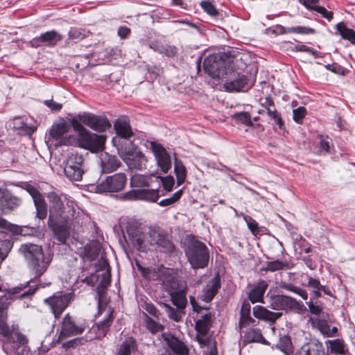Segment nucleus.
<instances>
[{
	"instance_id": "14",
	"label": "nucleus",
	"mask_w": 355,
	"mask_h": 355,
	"mask_svg": "<svg viewBox=\"0 0 355 355\" xmlns=\"http://www.w3.org/2000/svg\"><path fill=\"white\" fill-rule=\"evenodd\" d=\"M78 118L82 123L96 131L103 132L111 126L108 119L104 116L85 113L78 115Z\"/></svg>"
},
{
	"instance_id": "16",
	"label": "nucleus",
	"mask_w": 355,
	"mask_h": 355,
	"mask_svg": "<svg viewBox=\"0 0 355 355\" xmlns=\"http://www.w3.org/2000/svg\"><path fill=\"white\" fill-rule=\"evenodd\" d=\"M99 165L102 173H110L119 168L122 164L116 155L103 152L99 155Z\"/></svg>"
},
{
	"instance_id": "37",
	"label": "nucleus",
	"mask_w": 355,
	"mask_h": 355,
	"mask_svg": "<svg viewBox=\"0 0 355 355\" xmlns=\"http://www.w3.org/2000/svg\"><path fill=\"white\" fill-rule=\"evenodd\" d=\"M211 315L210 313L202 315L196 322V329L198 333L207 334L211 327Z\"/></svg>"
},
{
	"instance_id": "46",
	"label": "nucleus",
	"mask_w": 355,
	"mask_h": 355,
	"mask_svg": "<svg viewBox=\"0 0 355 355\" xmlns=\"http://www.w3.org/2000/svg\"><path fill=\"white\" fill-rule=\"evenodd\" d=\"M146 328L153 334L161 331L163 329L162 325L155 322L146 313H144Z\"/></svg>"
},
{
	"instance_id": "1",
	"label": "nucleus",
	"mask_w": 355,
	"mask_h": 355,
	"mask_svg": "<svg viewBox=\"0 0 355 355\" xmlns=\"http://www.w3.org/2000/svg\"><path fill=\"white\" fill-rule=\"evenodd\" d=\"M50 203L48 225L53 231L57 239L64 242L69 235V230L76 220L75 209L68 202L64 205L62 197L52 191L47 194Z\"/></svg>"
},
{
	"instance_id": "36",
	"label": "nucleus",
	"mask_w": 355,
	"mask_h": 355,
	"mask_svg": "<svg viewBox=\"0 0 355 355\" xmlns=\"http://www.w3.org/2000/svg\"><path fill=\"white\" fill-rule=\"evenodd\" d=\"M8 307V302L0 300V335H6L8 331L11 329L6 322Z\"/></svg>"
},
{
	"instance_id": "41",
	"label": "nucleus",
	"mask_w": 355,
	"mask_h": 355,
	"mask_svg": "<svg viewBox=\"0 0 355 355\" xmlns=\"http://www.w3.org/2000/svg\"><path fill=\"white\" fill-rule=\"evenodd\" d=\"M37 211V216L44 219L47 216V205L43 196L33 200Z\"/></svg>"
},
{
	"instance_id": "54",
	"label": "nucleus",
	"mask_w": 355,
	"mask_h": 355,
	"mask_svg": "<svg viewBox=\"0 0 355 355\" xmlns=\"http://www.w3.org/2000/svg\"><path fill=\"white\" fill-rule=\"evenodd\" d=\"M203 10L211 16H216L218 15V11L214 6L209 1H202L200 3Z\"/></svg>"
},
{
	"instance_id": "52",
	"label": "nucleus",
	"mask_w": 355,
	"mask_h": 355,
	"mask_svg": "<svg viewBox=\"0 0 355 355\" xmlns=\"http://www.w3.org/2000/svg\"><path fill=\"white\" fill-rule=\"evenodd\" d=\"M306 113V111L304 107H299L297 109H294L293 111V120L297 123H302V119L305 116Z\"/></svg>"
},
{
	"instance_id": "2",
	"label": "nucleus",
	"mask_w": 355,
	"mask_h": 355,
	"mask_svg": "<svg viewBox=\"0 0 355 355\" xmlns=\"http://www.w3.org/2000/svg\"><path fill=\"white\" fill-rule=\"evenodd\" d=\"M1 336L3 337L2 348L8 355H27L28 339L17 327L12 325L6 335Z\"/></svg>"
},
{
	"instance_id": "9",
	"label": "nucleus",
	"mask_w": 355,
	"mask_h": 355,
	"mask_svg": "<svg viewBox=\"0 0 355 355\" xmlns=\"http://www.w3.org/2000/svg\"><path fill=\"white\" fill-rule=\"evenodd\" d=\"M87 328L85 322H76L66 315L62 322L59 339L81 334Z\"/></svg>"
},
{
	"instance_id": "19",
	"label": "nucleus",
	"mask_w": 355,
	"mask_h": 355,
	"mask_svg": "<svg viewBox=\"0 0 355 355\" xmlns=\"http://www.w3.org/2000/svg\"><path fill=\"white\" fill-rule=\"evenodd\" d=\"M44 302L51 306L55 317L58 318L68 306L69 299L67 295H54Z\"/></svg>"
},
{
	"instance_id": "5",
	"label": "nucleus",
	"mask_w": 355,
	"mask_h": 355,
	"mask_svg": "<svg viewBox=\"0 0 355 355\" xmlns=\"http://www.w3.org/2000/svg\"><path fill=\"white\" fill-rule=\"evenodd\" d=\"M87 169L83 156L78 153H71L67 156L64 167L66 176L71 181H80Z\"/></svg>"
},
{
	"instance_id": "30",
	"label": "nucleus",
	"mask_w": 355,
	"mask_h": 355,
	"mask_svg": "<svg viewBox=\"0 0 355 355\" xmlns=\"http://www.w3.org/2000/svg\"><path fill=\"white\" fill-rule=\"evenodd\" d=\"M62 38V35L58 32L51 31L42 34L39 37L35 38L32 42L37 44L38 42H41L48 46H55Z\"/></svg>"
},
{
	"instance_id": "58",
	"label": "nucleus",
	"mask_w": 355,
	"mask_h": 355,
	"mask_svg": "<svg viewBox=\"0 0 355 355\" xmlns=\"http://www.w3.org/2000/svg\"><path fill=\"white\" fill-rule=\"evenodd\" d=\"M44 104L53 112L60 111L62 107V105L61 103H57L53 99L44 101Z\"/></svg>"
},
{
	"instance_id": "60",
	"label": "nucleus",
	"mask_w": 355,
	"mask_h": 355,
	"mask_svg": "<svg viewBox=\"0 0 355 355\" xmlns=\"http://www.w3.org/2000/svg\"><path fill=\"white\" fill-rule=\"evenodd\" d=\"M249 230L255 234L259 231L257 223L251 217L245 218Z\"/></svg>"
},
{
	"instance_id": "59",
	"label": "nucleus",
	"mask_w": 355,
	"mask_h": 355,
	"mask_svg": "<svg viewBox=\"0 0 355 355\" xmlns=\"http://www.w3.org/2000/svg\"><path fill=\"white\" fill-rule=\"evenodd\" d=\"M85 342H86V340L84 338H76L64 343L63 347L65 348L76 347Z\"/></svg>"
},
{
	"instance_id": "51",
	"label": "nucleus",
	"mask_w": 355,
	"mask_h": 355,
	"mask_svg": "<svg viewBox=\"0 0 355 355\" xmlns=\"http://www.w3.org/2000/svg\"><path fill=\"white\" fill-rule=\"evenodd\" d=\"M157 51L167 57H173L176 55L178 49L173 45L166 44L164 46H160L157 49Z\"/></svg>"
},
{
	"instance_id": "21",
	"label": "nucleus",
	"mask_w": 355,
	"mask_h": 355,
	"mask_svg": "<svg viewBox=\"0 0 355 355\" xmlns=\"http://www.w3.org/2000/svg\"><path fill=\"white\" fill-rule=\"evenodd\" d=\"M220 287V279L218 275L211 279L202 291L201 299L202 301L209 302L218 293Z\"/></svg>"
},
{
	"instance_id": "20",
	"label": "nucleus",
	"mask_w": 355,
	"mask_h": 355,
	"mask_svg": "<svg viewBox=\"0 0 355 355\" xmlns=\"http://www.w3.org/2000/svg\"><path fill=\"white\" fill-rule=\"evenodd\" d=\"M253 315L256 318L268 322L275 323L282 315V313L273 312L266 308L257 305L253 307Z\"/></svg>"
},
{
	"instance_id": "4",
	"label": "nucleus",
	"mask_w": 355,
	"mask_h": 355,
	"mask_svg": "<svg viewBox=\"0 0 355 355\" xmlns=\"http://www.w3.org/2000/svg\"><path fill=\"white\" fill-rule=\"evenodd\" d=\"M185 253L192 268L199 269L207 266L209 252L204 243L196 239L189 241Z\"/></svg>"
},
{
	"instance_id": "40",
	"label": "nucleus",
	"mask_w": 355,
	"mask_h": 355,
	"mask_svg": "<svg viewBox=\"0 0 355 355\" xmlns=\"http://www.w3.org/2000/svg\"><path fill=\"white\" fill-rule=\"evenodd\" d=\"M275 33L279 34H286L287 33H297L301 34H310L313 33V30L310 28H306L303 26H297V27H291L288 28H286L285 27L277 25L276 26L275 30L273 31Z\"/></svg>"
},
{
	"instance_id": "49",
	"label": "nucleus",
	"mask_w": 355,
	"mask_h": 355,
	"mask_svg": "<svg viewBox=\"0 0 355 355\" xmlns=\"http://www.w3.org/2000/svg\"><path fill=\"white\" fill-rule=\"evenodd\" d=\"M4 202L9 209H12L19 207L21 205V200L19 198L12 196L9 191Z\"/></svg>"
},
{
	"instance_id": "42",
	"label": "nucleus",
	"mask_w": 355,
	"mask_h": 355,
	"mask_svg": "<svg viewBox=\"0 0 355 355\" xmlns=\"http://www.w3.org/2000/svg\"><path fill=\"white\" fill-rule=\"evenodd\" d=\"M289 268L290 265L287 261L275 260L267 262L265 270L270 272H275L278 270H288Z\"/></svg>"
},
{
	"instance_id": "25",
	"label": "nucleus",
	"mask_w": 355,
	"mask_h": 355,
	"mask_svg": "<svg viewBox=\"0 0 355 355\" xmlns=\"http://www.w3.org/2000/svg\"><path fill=\"white\" fill-rule=\"evenodd\" d=\"M128 239L137 250H142L145 235L139 227H129L127 230Z\"/></svg>"
},
{
	"instance_id": "22",
	"label": "nucleus",
	"mask_w": 355,
	"mask_h": 355,
	"mask_svg": "<svg viewBox=\"0 0 355 355\" xmlns=\"http://www.w3.org/2000/svg\"><path fill=\"white\" fill-rule=\"evenodd\" d=\"M97 270H103L101 274L102 279L97 287L98 291L100 293L103 292L110 285L111 280L109 266L105 259H101L98 260Z\"/></svg>"
},
{
	"instance_id": "7",
	"label": "nucleus",
	"mask_w": 355,
	"mask_h": 355,
	"mask_svg": "<svg viewBox=\"0 0 355 355\" xmlns=\"http://www.w3.org/2000/svg\"><path fill=\"white\" fill-rule=\"evenodd\" d=\"M138 268L143 277L150 281L159 280L166 287L173 288V277L171 271L165 268H144L138 265Z\"/></svg>"
},
{
	"instance_id": "6",
	"label": "nucleus",
	"mask_w": 355,
	"mask_h": 355,
	"mask_svg": "<svg viewBox=\"0 0 355 355\" xmlns=\"http://www.w3.org/2000/svg\"><path fill=\"white\" fill-rule=\"evenodd\" d=\"M127 180L124 173H117L107 176L96 186V191L98 193L121 191L125 188Z\"/></svg>"
},
{
	"instance_id": "38",
	"label": "nucleus",
	"mask_w": 355,
	"mask_h": 355,
	"mask_svg": "<svg viewBox=\"0 0 355 355\" xmlns=\"http://www.w3.org/2000/svg\"><path fill=\"white\" fill-rule=\"evenodd\" d=\"M137 349L136 340L132 337L127 338L120 345L116 355H130Z\"/></svg>"
},
{
	"instance_id": "34",
	"label": "nucleus",
	"mask_w": 355,
	"mask_h": 355,
	"mask_svg": "<svg viewBox=\"0 0 355 355\" xmlns=\"http://www.w3.org/2000/svg\"><path fill=\"white\" fill-rule=\"evenodd\" d=\"M173 288L166 287L167 291L170 292L172 303L179 309H182L187 304V299L184 294L182 292L175 291V283L174 282Z\"/></svg>"
},
{
	"instance_id": "3",
	"label": "nucleus",
	"mask_w": 355,
	"mask_h": 355,
	"mask_svg": "<svg viewBox=\"0 0 355 355\" xmlns=\"http://www.w3.org/2000/svg\"><path fill=\"white\" fill-rule=\"evenodd\" d=\"M30 258L29 267L35 277L42 275L47 270L52 257L50 254L45 255L42 247L34 244H28L23 246Z\"/></svg>"
},
{
	"instance_id": "24",
	"label": "nucleus",
	"mask_w": 355,
	"mask_h": 355,
	"mask_svg": "<svg viewBox=\"0 0 355 355\" xmlns=\"http://www.w3.org/2000/svg\"><path fill=\"white\" fill-rule=\"evenodd\" d=\"M162 337L172 351L180 355H187L188 348L184 344L171 334H163Z\"/></svg>"
},
{
	"instance_id": "47",
	"label": "nucleus",
	"mask_w": 355,
	"mask_h": 355,
	"mask_svg": "<svg viewBox=\"0 0 355 355\" xmlns=\"http://www.w3.org/2000/svg\"><path fill=\"white\" fill-rule=\"evenodd\" d=\"M277 347L285 353H288L292 350V343L288 336H283L279 338Z\"/></svg>"
},
{
	"instance_id": "18",
	"label": "nucleus",
	"mask_w": 355,
	"mask_h": 355,
	"mask_svg": "<svg viewBox=\"0 0 355 355\" xmlns=\"http://www.w3.org/2000/svg\"><path fill=\"white\" fill-rule=\"evenodd\" d=\"M150 245H156L157 248L164 252H171L173 249V243L168 236L162 232L155 230H150Z\"/></svg>"
},
{
	"instance_id": "62",
	"label": "nucleus",
	"mask_w": 355,
	"mask_h": 355,
	"mask_svg": "<svg viewBox=\"0 0 355 355\" xmlns=\"http://www.w3.org/2000/svg\"><path fill=\"white\" fill-rule=\"evenodd\" d=\"M295 49L297 51H305V52L309 53L312 54L313 55H314L315 57H318V54H319V53L318 51H314V50L311 49L310 47H309L306 45H303V44L296 45L295 46Z\"/></svg>"
},
{
	"instance_id": "29",
	"label": "nucleus",
	"mask_w": 355,
	"mask_h": 355,
	"mask_svg": "<svg viewBox=\"0 0 355 355\" xmlns=\"http://www.w3.org/2000/svg\"><path fill=\"white\" fill-rule=\"evenodd\" d=\"M114 126L118 135L121 136V137L130 138L133 135L130 122L128 119L125 116L119 118L115 121Z\"/></svg>"
},
{
	"instance_id": "50",
	"label": "nucleus",
	"mask_w": 355,
	"mask_h": 355,
	"mask_svg": "<svg viewBox=\"0 0 355 355\" xmlns=\"http://www.w3.org/2000/svg\"><path fill=\"white\" fill-rule=\"evenodd\" d=\"M182 191L179 190L176 191L173 196L168 198L164 199L159 202V205L162 207H167L172 205L175 202H176L182 196Z\"/></svg>"
},
{
	"instance_id": "44",
	"label": "nucleus",
	"mask_w": 355,
	"mask_h": 355,
	"mask_svg": "<svg viewBox=\"0 0 355 355\" xmlns=\"http://www.w3.org/2000/svg\"><path fill=\"white\" fill-rule=\"evenodd\" d=\"M174 170L178 184H182L186 178V168L182 162L175 159Z\"/></svg>"
},
{
	"instance_id": "45",
	"label": "nucleus",
	"mask_w": 355,
	"mask_h": 355,
	"mask_svg": "<svg viewBox=\"0 0 355 355\" xmlns=\"http://www.w3.org/2000/svg\"><path fill=\"white\" fill-rule=\"evenodd\" d=\"M155 181L157 182L158 185L162 183L164 190L166 191H171L174 185V178L171 175L165 178L155 175Z\"/></svg>"
},
{
	"instance_id": "64",
	"label": "nucleus",
	"mask_w": 355,
	"mask_h": 355,
	"mask_svg": "<svg viewBox=\"0 0 355 355\" xmlns=\"http://www.w3.org/2000/svg\"><path fill=\"white\" fill-rule=\"evenodd\" d=\"M317 12L322 15V16L327 18L328 20H331L333 18V12L331 11H328L326 8L320 6H317L314 8Z\"/></svg>"
},
{
	"instance_id": "53",
	"label": "nucleus",
	"mask_w": 355,
	"mask_h": 355,
	"mask_svg": "<svg viewBox=\"0 0 355 355\" xmlns=\"http://www.w3.org/2000/svg\"><path fill=\"white\" fill-rule=\"evenodd\" d=\"M69 38L76 41L83 40L86 37V34L84 31L78 28H73L69 33Z\"/></svg>"
},
{
	"instance_id": "32",
	"label": "nucleus",
	"mask_w": 355,
	"mask_h": 355,
	"mask_svg": "<svg viewBox=\"0 0 355 355\" xmlns=\"http://www.w3.org/2000/svg\"><path fill=\"white\" fill-rule=\"evenodd\" d=\"M241 334H243V343L245 345L255 342L264 344L268 343L259 329H251L245 332L241 331Z\"/></svg>"
},
{
	"instance_id": "23",
	"label": "nucleus",
	"mask_w": 355,
	"mask_h": 355,
	"mask_svg": "<svg viewBox=\"0 0 355 355\" xmlns=\"http://www.w3.org/2000/svg\"><path fill=\"white\" fill-rule=\"evenodd\" d=\"M299 355H324V349L321 343L311 340L302 346Z\"/></svg>"
},
{
	"instance_id": "12",
	"label": "nucleus",
	"mask_w": 355,
	"mask_h": 355,
	"mask_svg": "<svg viewBox=\"0 0 355 355\" xmlns=\"http://www.w3.org/2000/svg\"><path fill=\"white\" fill-rule=\"evenodd\" d=\"M303 306V304L289 296L277 295L270 297V307L274 310L293 309L300 311Z\"/></svg>"
},
{
	"instance_id": "10",
	"label": "nucleus",
	"mask_w": 355,
	"mask_h": 355,
	"mask_svg": "<svg viewBox=\"0 0 355 355\" xmlns=\"http://www.w3.org/2000/svg\"><path fill=\"white\" fill-rule=\"evenodd\" d=\"M98 309L101 313H102L103 311L105 312L106 317L103 319V321L96 324V326L92 327L90 331L94 332L96 335L94 338L90 337V340L101 339L103 337H104L106 335L113 320V310L111 309L110 306H107L105 305L103 307L101 302H99Z\"/></svg>"
},
{
	"instance_id": "61",
	"label": "nucleus",
	"mask_w": 355,
	"mask_h": 355,
	"mask_svg": "<svg viewBox=\"0 0 355 355\" xmlns=\"http://www.w3.org/2000/svg\"><path fill=\"white\" fill-rule=\"evenodd\" d=\"M308 306H309V311L310 312L312 313V314H314V315H318L320 314H323L324 313L322 312V308L319 306V305H316L313 302L310 301L309 302L306 303Z\"/></svg>"
},
{
	"instance_id": "33",
	"label": "nucleus",
	"mask_w": 355,
	"mask_h": 355,
	"mask_svg": "<svg viewBox=\"0 0 355 355\" xmlns=\"http://www.w3.org/2000/svg\"><path fill=\"white\" fill-rule=\"evenodd\" d=\"M153 178H155V175L135 174L130 178V186L137 188L148 187L151 185L150 183L153 182Z\"/></svg>"
},
{
	"instance_id": "63",
	"label": "nucleus",
	"mask_w": 355,
	"mask_h": 355,
	"mask_svg": "<svg viewBox=\"0 0 355 355\" xmlns=\"http://www.w3.org/2000/svg\"><path fill=\"white\" fill-rule=\"evenodd\" d=\"M165 307L166 308V311L168 312V317L171 319H173V320L177 321V322L180 320V316L179 313H177L173 307L170 306L168 304H165Z\"/></svg>"
},
{
	"instance_id": "56",
	"label": "nucleus",
	"mask_w": 355,
	"mask_h": 355,
	"mask_svg": "<svg viewBox=\"0 0 355 355\" xmlns=\"http://www.w3.org/2000/svg\"><path fill=\"white\" fill-rule=\"evenodd\" d=\"M267 111V114L269 116L272 117L279 125V128H282L283 125V121L282 118L279 116L275 109L272 110L270 107H265Z\"/></svg>"
},
{
	"instance_id": "11",
	"label": "nucleus",
	"mask_w": 355,
	"mask_h": 355,
	"mask_svg": "<svg viewBox=\"0 0 355 355\" xmlns=\"http://www.w3.org/2000/svg\"><path fill=\"white\" fill-rule=\"evenodd\" d=\"M120 157L131 169L142 170L146 168L147 159L144 155L136 148L131 150H121Z\"/></svg>"
},
{
	"instance_id": "26",
	"label": "nucleus",
	"mask_w": 355,
	"mask_h": 355,
	"mask_svg": "<svg viewBox=\"0 0 355 355\" xmlns=\"http://www.w3.org/2000/svg\"><path fill=\"white\" fill-rule=\"evenodd\" d=\"M251 306L248 302H243L240 312L239 328L242 330L243 328L255 324V320L250 316Z\"/></svg>"
},
{
	"instance_id": "43",
	"label": "nucleus",
	"mask_w": 355,
	"mask_h": 355,
	"mask_svg": "<svg viewBox=\"0 0 355 355\" xmlns=\"http://www.w3.org/2000/svg\"><path fill=\"white\" fill-rule=\"evenodd\" d=\"M336 28L343 39L348 40L353 44L354 43L355 33L352 29L347 28L343 22L338 24Z\"/></svg>"
},
{
	"instance_id": "48",
	"label": "nucleus",
	"mask_w": 355,
	"mask_h": 355,
	"mask_svg": "<svg viewBox=\"0 0 355 355\" xmlns=\"http://www.w3.org/2000/svg\"><path fill=\"white\" fill-rule=\"evenodd\" d=\"M232 118L248 126H251L253 124L250 114L247 112L235 113L232 115Z\"/></svg>"
},
{
	"instance_id": "35",
	"label": "nucleus",
	"mask_w": 355,
	"mask_h": 355,
	"mask_svg": "<svg viewBox=\"0 0 355 355\" xmlns=\"http://www.w3.org/2000/svg\"><path fill=\"white\" fill-rule=\"evenodd\" d=\"M327 319H329V314L323 313L322 318H310L309 320L312 322L322 334L327 337H331L330 326L327 321Z\"/></svg>"
},
{
	"instance_id": "57",
	"label": "nucleus",
	"mask_w": 355,
	"mask_h": 355,
	"mask_svg": "<svg viewBox=\"0 0 355 355\" xmlns=\"http://www.w3.org/2000/svg\"><path fill=\"white\" fill-rule=\"evenodd\" d=\"M24 188L31 196L33 200L42 196L41 193L35 187L31 184H26Z\"/></svg>"
},
{
	"instance_id": "17",
	"label": "nucleus",
	"mask_w": 355,
	"mask_h": 355,
	"mask_svg": "<svg viewBox=\"0 0 355 355\" xmlns=\"http://www.w3.org/2000/svg\"><path fill=\"white\" fill-rule=\"evenodd\" d=\"M159 197V190L138 189H132L125 194V198L128 200H140L155 202Z\"/></svg>"
},
{
	"instance_id": "31",
	"label": "nucleus",
	"mask_w": 355,
	"mask_h": 355,
	"mask_svg": "<svg viewBox=\"0 0 355 355\" xmlns=\"http://www.w3.org/2000/svg\"><path fill=\"white\" fill-rule=\"evenodd\" d=\"M325 345L327 352L330 354L344 355L347 351L342 339L328 340Z\"/></svg>"
},
{
	"instance_id": "55",
	"label": "nucleus",
	"mask_w": 355,
	"mask_h": 355,
	"mask_svg": "<svg viewBox=\"0 0 355 355\" xmlns=\"http://www.w3.org/2000/svg\"><path fill=\"white\" fill-rule=\"evenodd\" d=\"M82 122L80 121H78L76 119H73L71 121V124L74 130L77 131L78 132V137H80L83 134L87 132L88 130L85 128L83 125L81 124Z\"/></svg>"
},
{
	"instance_id": "15",
	"label": "nucleus",
	"mask_w": 355,
	"mask_h": 355,
	"mask_svg": "<svg viewBox=\"0 0 355 355\" xmlns=\"http://www.w3.org/2000/svg\"><path fill=\"white\" fill-rule=\"evenodd\" d=\"M150 145L158 166L164 173H166L171 168L170 155L162 145L155 142H151Z\"/></svg>"
},
{
	"instance_id": "28",
	"label": "nucleus",
	"mask_w": 355,
	"mask_h": 355,
	"mask_svg": "<svg viewBox=\"0 0 355 355\" xmlns=\"http://www.w3.org/2000/svg\"><path fill=\"white\" fill-rule=\"evenodd\" d=\"M248 78L245 75L239 74L233 80L224 84V87L229 92H239L249 87Z\"/></svg>"
},
{
	"instance_id": "8",
	"label": "nucleus",
	"mask_w": 355,
	"mask_h": 355,
	"mask_svg": "<svg viewBox=\"0 0 355 355\" xmlns=\"http://www.w3.org/2000/svg\"><path fill=\"white\" fill-rule=\"evenodd\" d=\"M105 137L98 135L89 131L78 137V143L80 147L96 153L104 149Z\"/></svg>"
},
{
	"instance_id": "13",
	"label": "nucleus",
	"mask_w": 355,
	"mask_h": 355,
	"mask_svg": "<svg viewBox=\"0 0 355 355\" xmlns=\"http://www.w3.org/2000/svg\"><path fill=\"white\" fill-rule=\"evenodd\" d=\"M224 60L216 55H209L203 62L205 71L214 78H220L224 76Z\"/></svg>"
},
{
	"instance_id": "39",
	"label": "nucleus",
	"mask_w": 355,
	"mask_h": 355,
	"mask_svg": "<svg viewBox=\"0 0 355 355\" xmlns=\"http://www.w3.org/2000/svg\"><path fill=\"white\" fill-rule=\"evenodd\" d=\"M69 125L64 121L55 123L50 129V135L52 138L58 139L69 131Z\"/></svg>"
},
{
	"instance_id": "27",
	"label": "nucleus",
	"mask_w": 355,
	"mask_h": 355,
	"mask_svg": "<svg viewBox=\"0 0 355 355\" xmlns=\"http://www.w3.org/2000/svg\"><path fill=\"white\" fill-rule=\"evenodd\" d=\"M268 288V284L266 281L258 282L248 293V298L252 303L263 302V295Z\"/></svg>"
}]
</instances>
